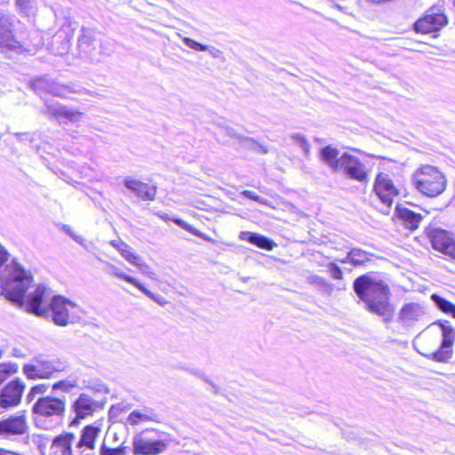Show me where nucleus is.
<instances>
[{"mask_svg": "<svg viewBox=\"0 0 455 455\" xmlns=\"http://www.w3.org/2000/svg\"><path fill=\"white\" fill-rule=\"evenodd\" d=\"M49 296L50 291L45 286L37 285L27 296V309L39 316L45 315L50 309L54 323L60 326L77 323L83 318L82 308L73 301L62 296H53L50 303L47 304L46 300Z\"/></svg>", "mask_w": 455, "mask_h": 455, "instance_id": "obj_1", "label": "nucleus"}, {"mask_svg": "<svg viewBox=\"0 0 455 455\" xmlns=\"http://www.w3.org/2000/svg\"><path fill=\"white\" fill-rule=\"evenodd\" d=\"M353 287L369 311L383 317L385 321L391 319L394 307L390 303V289L385 282L363 275L354 281Z\"/></svg>", "mask_w": 455, "mask_h": 455, "instance_id": "obj_2", "label": "nucleus"}, {"mask_svg": "<svg viewBox=\"0 0 455 455\" xmlns=\"http://www.w3.org/2000/svg\"><path fill=\"white\" fill-rule=\"evenodd\" d=\"M36 427L51 429L60 423L66 411L65 397L45 395L39 397L32 406Z\"/></svg>", "mask_w": 455, "mask_h": 455, "instance_id": "obj_3", "label": "nucleus"}, {"mask_svg": "<svg viewBox=\"0 0 455 455\" xmlns=\"http://www.w3.org/2000/svg\"><path fill=\"white\" fill-rule=\"evenodd\" d=\"M411 181L419 193L428 197L441 195L447 187L444 173L430 164H421L418 167L412 174Z\"/></svg>", "mask_w": 455, "mask_h": 455, "instance_id": "obj_4", "label": "nucleus"}, {"mask_svg": "<svg viewBox=\"0 0 455 455\" xmlns=\"http://www.w3.org/2000/svg\"><path fill=\"white\" fill-rule=\"evenodd\" d=\"M8 276L2 279V294L13 303L21 304L23 297L32 283V275L15 260H12Z\"/></svg>", "mask_w": 455, "mask_h": 455, "instance_id": "obj_5", "label": "nucleus"}, {"mask_svg": "<svg viewBox=\"0 0 455 455\" xmlns=\"http://www.w3.org/2000/svg\"><path fill=\"white\" fill-rule=\"evenodd\" d=\"M66 368L67 363L59 357L38 355L23 365L22 372L28 379H50Z\"/></svg>", "mask_w": 455, "mask_h": 455, "instance_id": "obj_6", "label": "nucleus"}, {"mask_svg": "<svg viewBox=\"0 0 455 455\" xmlns=\"http://www.w3.org/2000/svg\"><path fill=\"white\" fill-rule=\"evenodd\" d=\"M104 403L87 393H81L70 404V411L75 414L69 426H77L81 420L92 418L103 410Z\"/></svg>", "mask_w": 455, "mask_h": 455, "instance_id": "obj_7", "label": "nucleus"}, {"mask_svg": "<svg viewBox=\"0 0 455 455\" xmlns=\"http://www.w3.org/2000/svg\"><path fill=\"white\" fill-rule=\"evenodd\" d=\"M437 325L442 331L443 340L442 344L438 350L433 351L430 353L419 351L421 355L426 357L431 358L436 362H447L452 356V346L455 341V329L449 324L448 322L445 323H435L428 327L430 329L432 326Z\"/></svg>", "mask_w": 455, "mask_h": 455, "instance_id": "obj_8", "label": "nucleus"}, {"mask_svg": "<svg viewBox=\"0 0 455 455\" xmlns=\"http://www.w3.org/2000/svg\"><path fill=\"white\" fill-rule=\"evenodd\" d=\"M337 172H342L348 178L359 182L368 180V172L365 164L357 156L347 152L339 156V166Z\"/></svg>", "mask_w": 455, "mask_h": 455, "instance_id": "obj_9", "label": "nucleus"}, {"mask_svg": "<svg viewBox=\"0 0 455 455\" xmlns=\"http://www.w3.org/2000/svg\"><path fill=\"white\" fill-rule=\"evenodd\" d=\"M28 423L25 412L9 416L0 420V436L4 439L13 440L14 437L28 432Z\"/></svg>", "mask_w": 455, "mask_h": 455, "instance_id": "obj_10", "label": "nucleus"}, {"mask_svg": "<svg viewBox=\"0 0 455 455\" xmlns=\"http://www.w3.org/2000/svg\"><path fill=\"white\" fill-rule=\"evenodd\" d=\"M447 17L441 7L433 6L428 9L425 16L414 24L417 32L427 34L437 31L447 24Z\"/></svg>", "mask_w": 455, "mask_h": 455, "instance_id": "obj_11", "label": "nucleus"}, {"mask_svg": "<svg viewBox=\"0 0 455 455\" xmlns=\"http://www.w3.org/2000/svg\"><path fill=\"white\" fill-rule=\"evenodd\" d=\"M45 113L52 116L60 124H67L68 123L78 124L84 114L77 109L69 108L68 107L55 101H45Z\"/></svg>", "mask_w": 455, "mask_h": 455, "instance_id": "obj_12", "label": "nucleus"}, {"mask_svg": "<svg viewBox=\"0 0 455 455\" xmlns=\"http://www.w3.org/2000/svg\"><path fill=\"white\" fill-rule=\"evenodd\" d=\"M25 383L19 378L9 382L0 393V407L8 409L20 403Z\"/></svg>", "mask_w": 455, "mask_h": 455, "instance_id": "obj_13", "label": "nucleus"}, {"mask_svg": "<svg viewBox=\"0 0 455 455\" xmlns=\"http://www.w3.org/2000/svg\"><path fill=\"white\" fill-rule=\"evenodd\" d=\"M77 45L81 54L89 58L92 61H99L98 58V39L95 29L82 27L77 39Z\"/></svg>", "mask_w": 455, "mask_h": 455, "instance_id": "obj_14", "label": "nucleus"}, {"mask_svg": "<svg viewBox=\"0 0 455 455\" xmlns=\"http://www.w3.org/2000/svg\"><path fill=\"white\" fill-rule=\"evenodd\" d=\"M374 191L387 208L391 206L394 198L399 194L389 175L383 172L376 177Z\"/></svg>", "mask_w": 455, "mask_h": 455, "instance_id": "obj_15", "label": "nucleus"}, {"mask_svg": "<svg viewBox=\"0 0 455 455\" xmlns=\"http://www.w3.org/2000/svg\"><path fill=\"white\" fill-rule=\"evenodd\" d=\"M168 447V442L164 440H152L141 435L134 436L132 441L133 453L135 455H157L164 452Z\"/></svg>", "mask_w": 455, "mask_h": 455, "instance_id": "obj_16", "label": "nucleus"}, {"mask_svg": "<svg viewBox=\"0 0 455 455\" xmlns=\"http://www.w3.org/2000/svg\"><path fill=\"white\" fill-rule=\"evenodd\" d=\"M12 17L0 13V48L16 50L20 47L13 34Z\"/></svg>", "mask_w": 455, "mask_h": 455, "instance_id": "obj_17", "label": "nucleus"}, {"mask_svg": "<svg viewBox=\"0 0 455 455\" xmlns=\"http://www.w3.org/2000/svg\"><path fill=\"white\" fill-rule=\"evenodd\" d=\"M425 307L415 302H410L403 306L398 313V321L403 326L411 327L425 316Z\"/></svg>", "mask_w": 455, "mask_h": 455, "instance_id": "obj_18", "label": "nucleus"}, {"mask_svg": "<svg viewBox=\"0 0 455 455\" xmlns=\"http://www.w3.org/2000/svg\"><path fill=\"white\" fill-rule=\"evenodd\" d=\"M33 85L36 90H43L60 98H66L70 93H82L81 90L72 89L68 85L58 84L47 78L36 79L34 81Z\"/></svg>", "mask_w": 455, "mask_h": 455, "instance_id": "obj_19", "label": "nucleus"}, {"mask_svg": "<svg viewBox=\"0 0 455 455\" xmlns=\"http://www.w3.org/2000/svg\"><path fill=\"white\" fill-rule=\"evenodd\" d=\"M76 439L75 434L69 432L55 436L50 445L49 455H73L72 445Z\"/></svg>", "mask_w": 455, "mask_h": 455, "instance_id": "obj_20", "label": "nucleus"}, {"mask_svg": "<svg viewBox=\"0 0 455 455\" xmlns=\"http://www.w3.org/2000/svg\"><path fill=\"white\" fill-rule=\"evenodd\" d=\"M124 185L134 193L136 196L144 201H152L155 199L156 194V188L155 186L130 177L124 180Z\"/></svg>", "mask_w": 455, "mask_h": 455, "instance_id": "obj_21", "label": "nucleus"}, {"mask_svg": "<svg viewBox=\"0 0 455 455\" xmlns=\"http://www.w3.org/2000/svg\"><path fill=\"white\" fill-rule=\"evenodd\" d=\"M100 432L101 424L99 422H94L93 424L85 426L81 432V436L77 442L76 447L82 448L85 446L88 449H94L95 441Z\"/></svg>", "mask_w": 455, "mask_h": 455, "instance_id": "obj_22", "label": "nucleus"}, {"mask_svg": "<svg viewBox=\"0 0 455 455\" xmlns=\"http://www.w3.org/2000/svg\"><path fill=\"white\" fill-rule=\"evenodd\" d=\"M395 212L397 218L401 220L404 227L411 231L416 230L423 219L421 214L416 213L401 205L396 206Z\"/></svg>", "mask_w": 455, "mask_h": 455, "instance_id": "obj_23", "label": "nucleus"}, {"mask_svg": "<svg viewBox=\"0 0 455 455\" xmlns=\"http://www.w3.org/2000/svg\"><path fill=\"white\" fill-rule=\"evenodd\" d=\"M432 245L434 249L445 254H452L454 244L452 238L444 230H436L432 235Z\"/></svg>", "mask_w": 455, "mask_h": 455, "instance_id": "obj_24", "label": "nucleus"}, {"mask_svg": "<svg viewBox=\"0 0 455 455\" xmlns=\"http://www.w3.org/2000/svg\"><path fill=\"white\" fill-rule=\"evenodd\" d=\"M148 421H159L158 414L152 408L149 407H142L134 410L129 414L127 418V423L132 426L138 425L139 423L141 422Z\"/></svg>", "mask_w": 455, "mask_h": 455, "instance_id": "obj_25", "label": "nucleus"}, {"mask_svg": "<svg viewBox=\"0 0 455 455\" xmlns=\"http://www.w3.org/2000/svg\"><path fill=\"white\" fill-rule=\"evenodd\" d=\"M239 238L241 240L248 241L262 249L272 250L275 245V243L272 240L257 233L243 231L240 233Z\"/></svg>", "mask_w": 455, "mask_h": 455, "instance_id": "obj_26", "label": "nucleus"}, {"mask_svg": "<svg viewBox=\"0 0 455 455\" xmlns=\"http://www.w3.org/2000/svg\"><path fill=\"white\" fill-rule=\"evenodd\" d=\"M339 150L331 146H326L320 151V157L333 172L339 166Z\"/></svg>", "mask_w": 455, "mask_h": 455, "instance_id": "obj_27", "label": "nucleus"}, {"mask_svg": "<svg viewBox=\"0 0 455 455\" xmlns=\"http://www.w3.org/2000/svg\"><path fill=\"white\" fill-rule=\"evenodd\" d=\"M330 6L338 12L352 16L355 9V0H328Z\"/></svg>", "mask_w": 455, "mask_h": 455, "instance_id": "obj_28", "label": "nucleus"}, {"mask_svg": "<svg viewBox=\"0 0 455 455\" xmlns=\"http://www.w3.org/2000/svg\"><path fill=\"white\" fill-rule=\"evenodd\" d=\"M104 263L106 265L104 271L108 275L119 277V278L132 283L135 287L139 284V281L137 279H135L132 276L127 275L119 267H116L115 265H113L109 262H104Z\"/></svg>", "mask_w": 455, "mask_h": 455, "instance_id": "obj_29", "label": "nucleus"}, {"mask_svg": "<svg viewBox=\"0 0 455 455\" xmlns=\"http://www.w3.org/2000/svg\"><path fill=\"white\" fill-rule=\"evenodd\" d=\"M156 215L162 219L164 221H169V220H172L174 223H176L178 226H180V228H182L183 229L194 234L196 236H199L201 238H204V239H208L205 235H204L199 230L194 228L192 226H190L189 224H188L187 222H185L184 220H180V219H171L169 217V215L167 213H164V212H157Z\"/></svg>", "mask_w": 455, "mask_h": 455, "instance_id": "obj_30", "label": "nucleus"}, {"mask_svg": "<svg viewBox=\"0 0 455 455\" xmlns=\"http://www.w3.org/2000/svg\"><path fill=\"white\" fill-rule=\"evenodd\" d=\"M431 299L442 312L451 315L453 318H455L454 304L435 293L431 295Z\"/></svg>", "mask_w": 455, "mask_h": 455, "instance_id": "obj_31", "label": "nucleus"}, {"mask_svg": "<svg viewBox=\"0 0 455 455\" xmlns=\"http://www.w3.org/2000/svg\"><path fill=\"white\" fill-rule=\"evenodd\" d=\"M370 254L359 248H352L349 251V258L352 259V265L361 266L370 259Z\"/></svg>", "mask_w": 455, "mask_h": 455, "instance_id": "obj_32", "label": "nucleus"}, {"mask_svg": "<svg viewBox=\"0 0 455 455\" xmlns=\"http://www.w3.org/2000/svg\"><path fill=\"white\" fill-rule=\"evenodd\" d=\"M18 364L16 363H4L0 364V386L12 375L18 371Z\"/></svg>", "mask_w": 455, "mask_h": 455, "instance_id": "obj_33", "label": "nucleus"}, {"mask_svg": "<svg viewBox=\"0 0 455 455\" xmlns=\"http://www.w3.org/2000/svg\"><path fill=\"white\" fill-rule=\"evenodd\" d=\"M118 251L122 255L123 258H124L128 262L134 265V263H137L139 260V256L137 253H135L132 249L125 243H121L120 246L118 247Z\"/></svg>", "mask_w": 455, "mask_h": 455, "instance_id": "obj_34", "label": "nucleus"}, {"mask_svg": "<svg viewBox=\"0 0 455 455\" xmlns=\"http://www.w3.org/2000/svg\"><path fill=\"white\" fill-rule=\"evenodd\" d=\"M77 387V381L74 379H62L52 384V391H61L63 393H69L73 388Z\"/></svg>", "mask_w": 455, "mask_h": 455, "instance_id": "obj_35", "label": "nucleus"}, {"mask_svg": "<svg viewBox=\"0 0 455 455\" xmlns=\"http://www.w3.org/2000/svg\"><path fill=\"white\" fill-rule=\"evenodd\" d=\"M307 282L311 284H315L323 291L331 293L333 290V285L329 283L325 278L317 275H312L307 277Z\"/></svg>", "mask_w": 455, "mask_h": 455, "instance_id": "obj_36", "label": "nucleus"}, {"mask_svg": "<svg viewBox=\"0 0 455 455\" xmlns=\"http://www.w3.org/2000/svg\"><path fill=\"white\" fill-rule=\"evenodd\" d=\"M47 389H48V385H45V384H38V385L33 386L29 389L28 393L26 396L27 402L31 403L37 395H44L47 392Z\"/></svg>", "mask_w": 455, "mask_h": 455, "instance_id": "obj_37", "label": "nucleus"}, {"mask_svg": "<svg viewBox=\"0 0 455 455\" xmlns=\"http://www.w3.org/2000/svg\"><path fill=\"white\" fill-rule=\"evenodd\" d=\"M33 443L36 445L41 455H45L46 448L49 439L43 435H34L32 437Z\"/></svg>", "mask_w": 455, "mask_h": 455, "instance_id": "obj_38", "label": "nucleus"}, {"mask_svg": "<svg viewBox=\"0 0 455 455\" xmlns=\"http://www.w3.org/2000/svg\"><path fill=\"white\" fill-rule=\"evenodd\" d=\"M291 139L301 148L305 156H307L309 155L310 146L305 136L300 133H294L291 135Z\"/></svg>", "mask_w": 455, "mask_h": 455, "instance_id": "obj_39", "label": "nucleus"}, {"mask_svg": "<svg viewBox=\"0 0 455 455\" xmlns=\"http://www.w3.org/2000/svg\"><path fill=\"white\" fill-rule=\"evenodd\" d=\"M10 257V254L7 252V251L0 245V280L4 277L3 275V272L4 270H7L9 272V267H6L8 264L6 262L8 261Z\"/></svg>", "mask_w": 455, "mask_h": 455, "instance_id": "obj_40", "label": "nucleus"}, {"mask_svg": "<svg viewBox=\"0 0 455 455\" xmlns=\"http://www.w3.org/2000/svg\"><path fill=\"white\" fill-rule=\"evenodd\" d=\"M17 8L21 12H29L34 9L37 0H15Z\"/></svg>", "mask_w": 455, "mask_h": 455, "instance_id": "obj_41", "label": "nucleus"}, {"mask_svg": "<svg viewBox=\"0 0 455 455\" xmlns=\"http://www.w3.org/2000/svg\"><path fill=\"white\" fill-rule=\"evenodd\" d=\"M134 266H136L142 274L148 275L151 279H156V274L151 271V267L141 259V257L139 258L137 263H134Z\"/></svg>", "mask_w": 455, "mask_h": 455, "instance_id": "obj_42", "label": "nucleus"}, {"mask_svg": "<svg viewBox=\"0 0 455 455\" xmlns=\"http://www.w3.org/2000/svg\"><path fill=\"white\" fill-rule=\"evenodd\" d=\"M182 41L188 47H189L195 51L206 52V50L208 49L207 44H200L189 37H182Z\"/></svg>", "mask_w": 455, "mask_h": 455, "instance_id": "obj_43", "label": "nucleus"}, {"mask_svg": "<svg viewBox=\"0 0 455 455\" xmlns=\"http://www.w3.org/2000/svg\"><path fill=\"white\" fill-rule=\"evenodd\" d=\"M140 291H141L144 294H146L148 298L152 299L154 301L157 302L160 305H164L165 300L163 297L159 295H156L148 290L143 284L139 282V284L136 286Z\"/></svg>", "mask_w": 455, "mask_h": 455, "instance_id": "obj_44", "label": "nucleus"}, {"mask_svg": "<svg viewBox=\"0 0 455 455\" xmlns=\"http://www.w3.org/2000/svg\"><path fill=\"white\" fill-rule=\"evenodd\" d=\"M100 455H127L125 447L108 448L102 445L100 448Z\"/></svg>", "mask_w": 455, "mask_h": 455, "instance_id": "obj_45", "label": "nucleus"}, {"mask_svg": "<svg viewBox=\"0 0 455 455\" xmlns=\"http://www.w3.org/2000/svg\"><path fill=\"white\" fill-rule=\"evenodd\" d=\"M328 272L330 273L331 276L334 279H342L343 278V273L340 269V267L335 263L331 262L327 265Z\"/></svg>", "mask_w": 455, "mask_h": 455, "instance_id": "obj_46", "label": "nucleus"}, {"mask_svg": "<svg viewBox=\"0 0 455 455\" xmlns=\"http://www.w3.org/2000/svg\"><path fill=\"white\" fill-rule=\"evenodd\" d=\"M226 132L228 136L236 139L241 142H244L248 147H251L254 144V141L251 139L237 134L232 128H228Z\"/></svg>", "mask_w": 455, "mask_h": 455, "instance_id": "obj_47", "label": "nucleus"}, {"mask_svg": "<svg viewBox=\"0 0 455 455\" xmlns=\"http://www.w3.org/2000/svg\"><path fill=\"white\" fill-rule=\"evenodd\" d=\"M242 194L247 197V198H250L251 200H254L261 204H264V205H268V201L267 199H264L260 196H259L255 192L253 191H251V190H243L242 192Z\"/></svg>", "mask_w": 455, "mask_h": 455, "instance_id": "obj_48", "label": "nucleus"}, {"mask_svg": "<svg viewBox=\"0 0 455 455\" xmlns=\"http://www.w3.org/2000/svg\"><path fill=\"white\" fill-rule=\"evenodd\" d=\"M206 52H209V53L214 59L224 60L223 52L220 50H219L213 46L208 45V49L206 50Z\"/></svg>", "mask_w": 455, "mask_h": 455, "instance_id": "obj_49", "label": "nucleus"}, {"mask_svg": "<svg viewBox=\"0 0 455 455\" xmlns=\"http://www.w3.org/2000/svg\"><path fill=\"white\" fill-rule=\"evenodd\" d=\"M0 455H20V454L0 448Z\"/></svg>", "mask_w": 455, "mask_h": 455, "instance_id": "obj_50", "label": "nucleus"}, {"mask_svg": "<svg viewBox=\"0 0 455 455\" xmlns=\"http://www.w3.org/2000/svg\"><path fill=\"white\" fill-rule=\"evenodd\" d=\"M340 263H351L352 264V259L349 258V251L347 252V256L342 259H339V260Z\"/></svg>", "mask_w": 455, "mask_h": 455, "instance_id": "obj_51", "label": "nucleus"}, {"mask_svg": "<svg viewBox=\"0 0 455 455\" xmlns=\"http://www.w3.org/2000/svg\"><path fill=\"white\" fill-rule=\"evenodd\" d=\"M427 338V333L424 334L423 336H419L418 337V342H421L423 339H425Z\"/></svg>", "mask_w": 455, "mask_h": 455, "instance_id": "obj_52", "label": "nucleus"}, {"mask_svg": "<svg viewBox=\"0 0 455 455\" xmlns=\"http://www.w3.org/2000/svg\"><path fill=\"white\" fill-rule=\"evenodd\" d=\"M111 244L118 250V247L120 246L121 243L113 241V242H111Z\"/></svg>", "mask_w": 455, "mask_h": 455, "instance_id": "obj_53", "label": "nucleus"}, {"mask_svg": "<svg viewBox=\"0 0 455 455\" xmlns=\"http://www.w3.org/2000/svg\"><path fill=\"white\" fill-rule=\"evenodd\" d=\"M369 2L375 3V4H380L381 0H368Z\"/></svg>", "mask_w": 455, "mask_h": 455, "instance_id": "obj_54", "label": "nucleus"}, {"mask_svg": "<svg viewBox=\"0 0 455 455\" xmlns=\"http://www.w3.org/2000/svg\"><path fill=\"white\" fill-rule=\"evenodd\" d=\"M74 239L78 243H82V239L80 237L74 236Z\"/></svg>", "mask_w": 455, "mask_h": 455, "instance_id": "obj_55", "label": "nucleus"}]
</instances>
